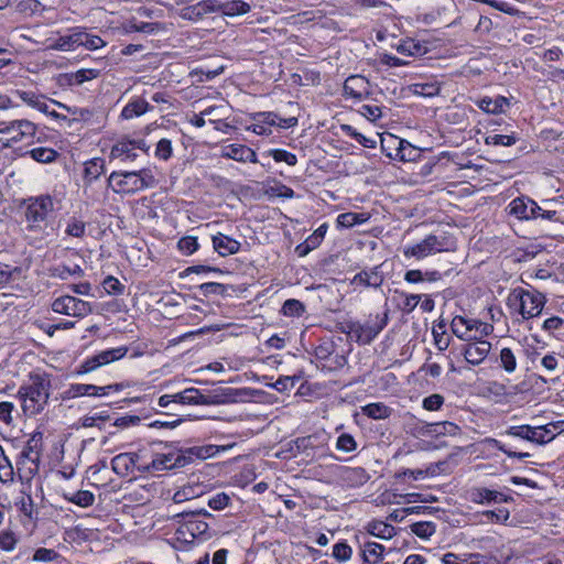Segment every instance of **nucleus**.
Instances as JSON below:
<instances>
[{"label":"nucleus","instance_id":"obj_59","mask_svg":"<svg viewBox=\"0 0 564 564\" xmlns=\"http://www.w3.org/2000/svg\"><path fill=\"white\" fill-rule=\"evenodd\" d=\"M95 384L88 383H74L69 387L68 393L73 398L77 397H94Z\"/></svg>","mask_w":564,"mask_h":564},{"label":"nucleus","instance_id":"obj_1","mask_svg":"<svg viewBox=\"0 0 564 564\" xmlns=\"http://www.w3.org/2000/svg\"><path fill=\"white\" fill-rule=\"evenodd\" d=\"M52 382L44 372H31L29 380L18 390L22 411L28 416H34L44 411L51 395Z\"/></svg>","mask_w":564,"mask_h":564},{"label":"nucleus","instance_id":"obj_11","mask_svg":"<svg viewBox=\"0 0 564 564\" xmlns=\"http://www.w3.org/2000/svg\"><path fill=\"white\" fill-rule=\"evenodd\" d=\"M153 445L156 446V448L152 449V460L150 463L152 469L169 470L188 465L184 448H176L162 442Z\"/></svg>","mask_w":564,"mask_h":564},{"label":"nucleus","instance_id":"obj_25","mask_svg":"<svg viewBox=\"0 0 564 564\" xmlns=\"http://www.w3.org/2000/svg\"><path fill=\"white\" fill-rule=\"evenodd\" d=\"M110 156L112 159H120L121 161H133L137 159L138 154L130 139L123 138L111 148Z\"/></svg>","mask_w":564,"mask_h":564},{"label":"nucleus","instance_id":"obj_52","mask_svg":"<svg viewBox=\"0 0 564 564\" xmlns=\"http://www.w3.org/2000/svg\"><path fill=\"white\" fill-rule=\"evenodd\" d=\"M412 87L415 95L423 97H433L440 93V87L435 83H417Z\"/></svg>","mask_w":564,"mask_h":564},{"label":"nucleus","instance_id":"obj_47","mask_svg":"<svg viewBox=\"0 0 564 564\" xmlns=\"http://www.w3.org/2000/svg\"><path fill=\"white\" fill-rule=\"evenodd\" d=\"M65 234L69 237L83 238L86 234V223L76 217H70L67 220Z\"/></svg>","mask_w":564,"mask_h":564},{"label":"nucleus","instance_id":"obj_29","mask_svg":"<svg viewBox=\"0 0 564 564\" xmlns=\"http://www.w3.org/2000/svg\"><path fill=\"white\" fill-rule=\"evenodd\" d=\"M152 109L149 102L141 98H135L129 101L121 111V118L129 120L139 117Z\"/></svg>","mask_w":564,"mask_h":564},{"label":"nucleus","instance_id":"obj_7","mask_svg":"<svg viewBox=\"0 0 564 564\" xmlns=\"http://www.w3.org/2000/svg\"><path fill=\"white\" fill-rule=\"evenodd\" d=\"M388 319V311H384L382 315H377L375 319H369L366 323L347 322L341 326V332L345 333L350 340L360 345H367L387 326Z\"/></svg>","mask_w":564,"mask_h":564},{"label":"nucleus","instance_id":"obj_8","mask_svg":"<svg viewBox=\"0 0 564 564\" xmlns=\"http://www.w3.org/2000/svg\"><path fill=\"white\" fill-rule=\"evenodd\" d=\"M562 422H551L544 425H514L510 426L505 434L520 438L533 445L542 446L555 438L561 429Z\"/></svg>","mask_w":564,"mask_h":564},{"label":"nucleus","instance_id":"obj_34","mask_svg":"<svg viewBox=\"0 0 564 564\" xmlns=\"http://www.w3.org/2000/svg\"><path fill=\"white\" fill-rule=\"evenodd\" d=\"M105 172V161L101 158H94L85 163L84 178L91 183Z\"/></svg>","mask_w":564,"mask_h":564},{"label":"nucleus","instance_id":"obj_32","mask_svg":"<svg viewBox=\"0 0 564 564\" xmlns=\"http://www.w3.org/2000/svg\"><path fill=\"white\" fill-rule=\"evenodd\" d=\"M78 28L70 31L69 34L59 36L52 45L51 48L57 51H72L79 46Z\"/></svg>","mask_w":564,"mask_h":564},{"label":"nucleus","instance_id":"obj_60","mask_svg":"<svg viewBox=\"0 0 564 564\" xmlns=\"http://www.w3.org/2000/svg\"><path fill=\"white\" fill-rule=\"evenodd\" d=\"M13 94L32 108L36 106L39 99H45L43 95H39L31 90L15 89Z\"/></svg>","mask_w":564,"mask_h":564},{"label":"nucleus","instance_id":"obj_40","mask_svg":"<svg viewBox=\"0 0 564 564\" xmlns=\"http://www.w3.org/2000/svg\"><path fill=\"white\" fill-rule=\"evenodd\" d=\"M391 139L398 143L397 154H395L397 158H399L401 161H404V162H410V161L415 160V158L417 156V150L414 147H412L405 140L392 138V137H391Z\"/></svg>","mask_w":564,"mask_h":564},{"label":"nucleus","instance_id":"obj_31","mask_svg":"<svg viewBox=\"0 0 564 564\" xmlns=\"http://www.w3.org/2000/svg\"><path fill=\"white\" fill-rule=\"evenodd\" d=\"M99 70L93 68H83L75 73L64 74L62 79L65 80L67 85H82L83 83L97 78L99 76Z\"/></svg>","mask_w":564,"mask_h":564},{"label":"nucleus","instance_id":"obj_14","mask_svg":"<svg viewBox=\"0 0 564 564\" xmlns=\"http://www.w3.org/2000/svg\"><path fill=\"white\" fill-rule=\"evenodd\" d=\"M199 516L204 517H212V513H209L207 510H199L197 512H181L175 514V518L178 517H186L187 520H185L180 529L177 530L181 534L188 533L193 539L200 538L203 540H207L210 538V534L208 533L209 525L206 521L202 520Z\"/></svg>","mask_w":564,"mask_h":564},{"label":"nucleus","instance_id":"obj_12","mask_svg":"<svg viewBox=\"0 0 564 564\" xmlns=\"http://www.w3.org/2000/svg\"><path fill=\"white\" fill-rule=\"evenodd\" d=\"M454 249V241L444 235H429L421 242L404 248L406 258L423 259L429 256Z\"/></svg>","mask_w":564,"mask_h":564},{"label":"nucleus","instance_id":"obj_57","mask_svg":"<svg viewBox=\"0 0 564 564\" xmlns=\"http://www.w3.org/2000/svg\"><path fill=\"white\" fill-rule=\"evenodd\" d=\"M516 142H517V139L514 135L489 134L485 138V143L488 145L511 147Z\"/></svg>","mask_w":564,"mask_h":564},{"label":"nucleus","instance_id":"obj_35","mask_svg":"<svg viewBox=\"0 0 564 564\" xmlns=\"http://www.w3.org/2000/svg\"><path fill=\"white\" fill-rule=\"evenodd\" d=\"M52 276L58 278L62 280H66L69 278L73 279H79L83 276L84 272L83 269L75 263L70 264H58L55 268H53Z\"/></svg>","mask_w":564,"mask_h":564},{"label":"nucleus","instance_id":"obj_23","mask_svg":"<svg viewBox=\"0 0 564 564\" xmlns=\"http://www.w3.org/2000/svg\"><path fill=\"white\" fill-rule=\"evenodd\" d=\"M223 156L239 161V162H251L257 163L256 152L243 144H229L223 150Z\"/></svg>","mask_w":564,"mask_h":564},{"label":"nucleus","instance_id":"obj_63","mask_svg":"<svg viewBox=\"0 0 564 564\" xmlns=\"http://www.w3.org/2000/svg\"><path fill=\"white\" fill-rule=\"evenodd\" d=\"M443 404H444V397L438 393L431 394V395L424 398L422 401L423 409H425L427 411H437L442 408Z\"/></svg>","mask_w":564,"mask_h":564},{"label":"nucleus","instance_id":"obj_46","mask_svg":"<svg viewBox=\"0 0 564 564\" xmlns=\"http://www.w3.org/2000/svg\"><path fill=\"white\" fill-rule=\"evenodd\" d=\"M191 273L196 274H208V273H215V274H229V272H224L220 269L216 267L205 265V264H197L186 268L184 271L178 273V278L184 279L188 276Z\"/></svg>","mask_w":564,"mask_h":564},{"label":"nucleus","instance_id":"obj_54","mask_svg":"<svg viewBox=\"0 0 564 564\" xmlns=\"http://www.w3.org/2000/svg\"><path fill=\"white\" fill-rule=\"evenodd\" d=\"M343 130L346 132V134L354 138L362 147L368 148V149L376 148L377 143L375 140L365 137L364 134L358 132L356 129H354L351 126L345 124V126H343Z\"/></svg>","mask_w":564,"mask_h":564},{"label":"nucleus","instance_id":"obj_33","mask_svg":"<svg viewBox=\"0 0 564 564\" xmlns=\"http://www.w3.org/2000/svg\"><path fill=\"white\" fill-rule=\"evenodd\" d=\"M64 499L82 508L91 507L95 502V495L89 490H78L63 495Z\"/></svg>","mask_w":564,"mask_h":564},{"label":"nucleus","instance_id":"obj_45","mask_svg":"<svg viewBox=\"0 0 564 564\" xmlns=\"http://www.w3.org/2000/svg\"><path fill=\"white\" fill-rule=\"evenodd\" d=\"M199 486L186 485L176 490L173 495V501L175 503H182L187 500H192L200 495Z\"/></svg>","mask_w":564,"mask_h":564},{"label":"nucleus","instance_id":"obj_6","mask_svg":"<svg viewBox=\"0 0 564 564\" xmlns=\"http://www.w3.org/2000/svg\"><path fill=\"white\" fill-rule=\"evenodd\" d=\"M42 454V433L36 432L28 440L17 462L19 478L30 485V481L39 473Z\"/></svg>","mask_w":564,"mask_h":564},{"label":"nucleus","instance_id":"obj_48","mask_svg":"<svg viewBox=\"0 0 564 564\" xmlns=\"http://www.w3.org/2000/svg\"><path fill=\"white\" fill-rule=\"evenodd\" d=\"M305 311L302 302L295 299L286 300L282 306V314L290 317H299Z\"/></svg>","mask_w":564,"mask_h":564},{"label":"nucleus","instance_id":"obj_10","mask_svg":"<svg viewBox=\"0 0 564 564\" xmlns=\"http://www.w3.org/2000/svg\"><path fill=\"white\" fill-rule=\"evenodd\" d=\"M453 334L467 343L485 341V337L494 332V326L489 323L475 318L455 316L451 323Z\"/></svg>","mask_w":564,"mask_h":564},{"label":"nucleus","instance_id":"obj_39","mask_svg":"<svg viewBox=\"0 0 564 564\" xmlns=\"http://www.w3.org/2000/svg\"><path fill=\"white\" fill-rule=\"evenodd\" d=\"M23 155H30L39 163H52L57 159L58 153L54 149L41 147L26 151Z\"/></svg>","mask_w":564,"mask_h":564},{"label":"nucleus","instance_id":"obj_37","mask_svg":"<svg viewBox=\"0 0 564 564\" xmlns=\"http://www.w3.org/2000/svg\"><path fill=\"white\" fill-rule=\"evenodd\" d=\"M362 413L373 420H384L391 415L392 410L382 402L369 403L362 406Z\"/></svg>","mask_w":564,"mask_h":564},{"label":"nucleus","instance_id":"obj_55","mask_svg":"<svg viewBox=\"0 0 564 564\" xmlns=\"http://www.w3.org/2000/svg\"><path fill=\"white\" fill-rule=\"evenodd\" d=\"M198 247L199 245L197 242V238L193 236H185L177 242L178 250L185 256L193 254L198 249Z\"/></svg>","mask_w":564,"mask_h":564},{"label":"nucleus","instance_id":"obj_61","mask_svg":"<svg viewBox=\"0 0 564 564\" xmlns=\"http://www.w3.org/2000/svg\"><path fill=\"white\" fill-rule=\"evenodd\" d=\"M59 557V554L53 549L40 547L33 554V561L36 562H53Z\"/></svg>","mask_w":564,"mask_h":564},{"label":"nucleus","instance_id":"obj_27","mask_svg":"<svg viewBox=\"0 0 564 564\" xmlns=\"http://www.w3.org/2000/svg\"><path fill=\"white\" fill-rule=\"evenodd\" d=\"M220 2L217 0H202L194 6L188 7L186 10L191 18L196 20L203 19L206 14L219 12Z\"/></svg>","mask_w":564,"mask_h":564},{"label":"nucleus","instance_id":"obj_16","mask_svg":"<svg viewBox=\"0 0 564 564\" xmlns=\"http://www.w3.org/2000/svg\"><path fill=\"white\" fill-rule=\"evenodd\" d=\"M52 310L58 314L83 317L87 315L91 308L89 303L70 295H65L56 299L52 303Z\"/></svg>","mask_w":564,"mask_h":564},{"label":"nucleus","instance_id":"obj_24","mask_svg":"<svg viewBox=\"0 0 564 564\" xmlns=\"http://www.w3.org/2000/svg\"><path fill=\"white\" fill-rule=\"evenodd\" d=\"M386 547L377 542H365L360 547V557L364 564H379L383 561Z\"/></svg>","mask_w":564,"mask_h":564},{"label":"nucleus","instance_id":"obj_42","mask_svg":"<svg viewBox=\"0 0 564 564\" xmlns=\"http://www.w3.org/2000/svg\"><path fill=\"white\" fill-rule=\"evenodd\" d=\"M78 41L79 46H84L87 50L95 51L106 45V42L98 35L87 33L85 30L78 28Z\"/></svg>","mask_w":564,"mask_h":564},{"label":"nucleus","instance_id":"obj_22","mask_svg":"<svg viewBox=\"0 0 564 564\" xmlns=\"http://www.w3.org/2000/svg\"><path fill=\"white\" fill-rule=\"evenodd\" d=\"M212 242L214 250L221 257L237 253L241 246L239 241L223 232L214 235L212 237Z\"/></svg>","mask_w":564,"mask_h":564},{"label":"nucleus","instance_id":"obj_15","mask_svg":"<svg viewBox=\"0 0 564 564\" xmlns=\"http://www.w3.org/2000/svg\"><path fill=\"white\" fill-rule=\"evenodd\" d=\"M333 475L341 486L348 488L361 487L370 479L369 474L362 467L335 465Z\"/></svg>","mask_w":564,"mask_h":564},{"label":"nucleus","instance_id":"obj_19","mask_svg":"<svg viewBox=\"0 0 564 564\" xmlns=\"http://www.w3.org/2000/svg\"><path fill=\"white\" fill-rule=\"evenodd\" d=\"M469 498L473 502L481 505L510 502L513 500L510 496L484 487L473 488L469 492Z\"/></svg>","mask_w":564,"mask_h":564},{"label":"nucleus","instance_id":"obj_17","mask_svg":"<svg viewBox=\"0 0 564 564\" xmlns=\"http://www.w3.org/2000/svg\"><path fill=\"white\" fill-rule=\"evenodd\" d=\"M541 207L529 197H517L509 204L510 215L519 219H533L538 218Z\"/></svg>","mask_w":564,"mask_h":564},{"label":"nucleus","instance_id":"obj_43","mask_svg":"<svg viewBox=\"0 0 564 564\" xmlns=\"http://www.w3.org/2000/svg\"><path fill=\"white\" fill-rule=\"evenodd\" d=\"M499 364L507 373H513L518 366L514 351L509 347H503L499 354Z\"/></svg>","mask_w":564,"mask_h":564},{"label":"nucleus","instance_id":"obj_4","mask_svg":"<svg viewBox=\"0 0 564 564\" xmlns=\"http://www.w3.org/2000/svg\"><path fill=\"white\" fill-rule=\"evenodd\" d=\"M156 180L150 169L122 172L115 171L108 178V186L118 194H134L144 188L154 187Z\"/></svg>","mask_w":564,"mask_h":564},{"label":"nucleus","instance_id":"obj_62","mask_svg":"<svg viewBox=\"0 0 564 564\" xmlns=\"http://www.w3.org/2000/svg\"><path fill=\"white\" fill-rule=\"evenodd\" d=\"M173 149L169 139H161L155 149V156L160 160H169L172 156Z\"/></svg>","mask_w":564,"mask_h":564},{"label":"nucleus","instance_id":"obj_20","mask_svg":"<svg viewBox=\"0 0 564 564\" xmlns=\"http://www.w3.org/2000/svg\"><path fill=\"white\" fill-rule=\"evenodd\" d=\"M491 344L488 340L467 343L463 354L468 364L477 366L481 364L490 352Z\"/></svg>","mask_w":564,"mask_h":564},{"label":"nucleus","instance_id":"obj_9","mask_svg":"<svg viewBox=\"0 0 564 564\" xmlns=\"http://www.w3.org/2000/svg\"><path fill=\"white\" fill-rule=\"evenodd\" d=\"M37 132V126L28 119H15L9 122H0V134L6 138L0 139L2 148H12L14 144L25 142L34 143Z\"/></svg>","mask_w":564,"mask_h":564},{"label":"nucleus","instance_id":"obj_2","mask_svg":"<svg viewBox=\"0 0 564 564\" xmlns=\"http://www.w3.org/2000/svg\"><path fill=\"white\" fill-rule=\"evenodd\" d=\"M246 395L242 389L217 387L210 390L187 388L183 390V404L187 405H223L236 403Z\"/></svg>","mask_w":564,"mask_h":564},{"label":"nucleus","instance_id":"obj_64","mask_svg":"<svg viewBox=\"0 0 564 564\" xmlns=\"http://www.w3.org/2000/svg\"><path fill=\"white\" fill-rule=\"evenodd\" d=\"M18 539L11 531L0 532V549L10 552L13 551L17 545Z\"/></svg>","mask_w":564,"mask_h":564},{"label":"nucleus","instance_id":"obj_36","mask_svg":"<svg viewBox=\"0 0 564 564\" xmlns=\"http://www.w3.org/2000/svg\"><path fill=\"white\" fill-rule=\"evenodd\" d=\"M133 465H134V458L129 453L119 454L111 459L112 470L117 475H121V476L127 475Z\"/></svg>","mask_w":564,"mask_h":564},{"label":"nucleus","instance_id":"obj_56","mask_svg":"<svg viewBox=\"0 0 564 564\" xmlns=\"http://www.w3.org/2000/svg\"><path fill=\"white\" fill-rule=\"evenodd\" d=\"M14 480V469L10 462V459L7 458H0V482L8 485L13 482Z\"/></svg>","mask_w":564,"mask_h":564},{"label":"nucleus","instance_id":"obj_53","mask_svg":"<svg viewBox=\"0 0 564 564\" xmlns=\"http://www.w3.org/2000/svg\"><path fill=\"white\" fill-rule=\"evenodd\" d=\"M268 153L275 162H285L290 166H294L297 163L296 155L286 150L272 149Z\"/></svg>","mask_w":564,"mask_h":564},{"label":"nucleus","instance_id":"obj_38","mask_svg":"<svg viewBox=\"0 0 564 564\" xmlns=\"http://www.w3.org/2000/svg\"><path fill=\"white\" fill-rule=\"evenodd\" d=\"M250 4L242 0H232L225 3L220 2L219 12L225 15L235 17L246 14L250 11Z\"/></svg>","mask_w":564,"mask_h":564},{"label":"nucleus","instance_id":"obj_26","mask_svg":"<svg viewBox=\"0 0 564 564\" xmlns=\"http://www.w3.org/2000/svg\"><path fill=\"white\" fill-rule=\"evenodd\" d=\"M460 429L457 424L448 421L427 423L424 426V433L434 436H455L459 434Z\"/></svg>","mask_w":564,"mask_h":564},{"label":"nucleus","instance_id":"obj_49","mask_svg":"<svg viewBox=\"0 0 564 564\" xmlns=\"http://www.w3.org/2000/svg\"><path fill=\"white\" fill-rule=\"evenodd\" d=\"M333 556L339 562H347L351 558L352 549L345 542L340 541L333 545Z\"/></svg>","mask_w":564,"mask_h":564},{"label":"nucleus","instance_id":"obj_58","mask_svg":"<svg viewBox=\"0 0 564 564\" xmlns=\"http://www.w3.org/2000/svg\"><path fill=\"white\" fill-rule=\"evenodd\" d=\"M420 300L421 296L416 294H401L398 305L403 312L410 313L419 305Z\"/></svg>","mask_w":564,"mask_h":564},{"label":"nucleus","instance_id":"obj_28","mask_svg":"<svg viewBox=\"0 0 564 564\" xmlns=\"http://www.w3.org/2000/svg\"><path fill=\"white\" fill-rule=\"evenodd\" d=\"M366 530L370 535L381 540H390L397 534L393 525L378 520L369 522Z\"/></svg>","mask_w":564,"mask_h":564},{"label":"nucleus","instance_id":"obj_50","mask_svg":"<svg viewBox=\"0 0 564 564\" xmlns=\"http://www.w3.org/2000/svg\"><path fill=\"white\" fill-rule=\"evenodd\" d=\"M366 219L362 214L344 213L337 216V225L345 228L354 227L357 224L364 223Z\"/></svg>","mask_w":564,"mask_h":564},{"label":"nucleus","instance_id":"obj_5","mask_svg":"<svg viewBox=\"0 0 564 564\" xmlns=\"http://www.w3.org/2000/svg\"><path fill=\"white\" fill-rule=\"evenodd\" d=\"M54 210V202L50 195L30 197L25 200L24 217L26 229L34 234L48 236V217Z\"/></svg>","mask_w":564,"mask_h":564},{"label":"nucleus","instance_id":"obj_21","mask_svg":"<svg viewBox=\"0 0 564 564\" xmlns=\"http://www.w3.org/2000/svg\"><path fill=\"white\" fill-rule=\"evenodd\" d=\"M226 446H219L214 444L199 445L184 448L185 458L188 460V464L194 463L195 460H204L210 457L216 456L220 452H226Z\"/></svg>","mask_w":564,"mask_h":564},{"label":"nucleus","instance_id":"obj_13","mask_svg":"<svg viewBox=\"0 0 564 564\" xmlns=\"http://www.w3.org/2000/svg\"><path fill=\"white\" fill-rule=\"evenodd\" d=\"M128 352V347L120 346L116 348H110L106 350H101L90 357H87L77 368L76 373L86 375L93 372L100 368L101 366H106L110 362L120 360Z\"/></svg>","mask_w":564,"mask_h":564},{"label":"nucleus","instance_id":"obj_3","mask_svg":"<svg viewBox=\"0 0 564 564\" xmlns=\"http://www.w3.org/2000/svg\"><path fill=\"white\" fill-rule=\"evenodd\" d=\"M545 302V295L533 288H514L507 297L508 307L512 312L520 314L523 319L539 316Z\"/></svg>","mask_w":564,"mask_h":564},{"label":"nucleus","instance_id":"obj_30","mask_svg":"<svg viewBox=\"0 0 564 564\" xmlns=\"http://www.w3.org/2000/svg\"><path fill=\"white\" fill-rule=\"evenodd\" d=\"M478 107L488 113H501L509 105L506 97L497 96L496 98L484 97L477 102Z\"/></svg>","mask_w":564,"mask_h":564},{"label":"nucleus","instance_id":"obj_51","mask_svg":"<svg viewBox=\"0 0 564 564\" xmlns=\"http://www.w3.org/2000/svg\"><path fill=\"white\" fill-rule=\"evenodd\" d=\"M357 448V442L354 436L348 433H343L337 437L336 449L344 453H351Z\"/></svg>","mask_w":564,"mask_h":564},{"label":"nucleus","instance_id":"obj_44","mask_svg":"<svg viewBox=\"0 0 564 564\" xmlns=\"http://www.w3.org/2000/svg\"><path fill=\"white\" fill-rule=\"evenodd\" d=\"M411 532L420 539L427 540L436 531V524L432 521H419L410 525Z\"/></svg>","mask_w":564,"mask_h":564},{"label":"nucleus","instance_id":"obj_41","mask_svg":"<svg viewBox=\"0 0 564 564\" xmlns=\"http://www.w3.org/2000/svg\"><path fill=\"white\" fill-rule=\"evenodd\" d=\"M20 512L28 517L29 519H33L36 514L34 501L30 491L25 489L21 490V498L15 502Z\"/></svg>","mask_w":564,"mask_h":564},{"label":"nucleus","instance_id":"obj_18","mask_svg":"<svg viewBox=\"0 0 564 564\" xmlns=\"http://www.w3.org/2000/svg\"><path fill=\"white\" fill-rule=\"evenodd\" d=\"M371 94L369 80L361 75H351L344 83V95L362 100Z\"/></svg>","mask_w":564,"mask_h":564}]
</instances>
